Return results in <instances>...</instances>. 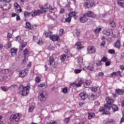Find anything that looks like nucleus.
<instances>
[{"label": "nucleus", "instance_id": "7ed1b4c3", "mask_svg": "<svg viewBox=\"0 0 124 124\" xmlns=\"http://www.w3.org/2000/svg\"><path fill=\"white\" fill-rule=\"evenodd\" d=\"M106 103L104 105L105 108L108 110H111V107H110L113 103H114V100L110 97H107L106 98Z\"/></svg>", "mask_w": 124, "mask_h": 124}, {"label": "nucleus", "instance_id": "9d476101", "mask_svg": "<svg viewBox=\"0 0 124 124\" xmlns=\"http://www.w3.org/2000/svg\"><path fill=\"white\" fill-rule=\"evenodd\" d=\"M87 51L90 54H93V53H95V47L93 46H89L87 47Z\"/></svg>", "mask_w": 124, "mask_h": 124}, {"label": "nucleus", "instance_id": "a19ab883", "mask_svg": "<svg viewBox=\"0 0 124 124\" xmlns=\"http://www.w3.org/2000/svg\"><path fill=\"white\" fill-rule=\"evenodd\" d=\"M34 109V107L33 106H31L30 107L29 109H28L29 112L31 113V112H33V109Z\"/></svg>", "mask_w": 124, "mask_h": 124}, {"label": "nucleus", "instance_id": "a878e982", "mask_svg": "<svg viewBox=\"0 0 124 124\" xmlns=\"http://www.w3.org/2000/svg\"><path fill=\"white\" fill-rule=\"evenodd\" d=\"M66 57H67V55H66L65 54H62L60 56V59L61 60L62 62H64L65 60H66Z\"/></svg>", "mask_w": 124, "mask_h": 124}, {"label": "nucleus", "instance_id": "37998d69", "mask_svg": "<svg viewBox=\"0 0 124 124\" xmlns=\"http://www.w3.org/2000/svg\"><path fill=\"white\" fill-rule=\"evenodd\" d=\"M11 46H12V45L11 44V43H10V42H9L7 45H6V47L7 49H9V48L11 47Z\"/></svg>", "mask_w": 124, "mask_h": 124}, {"label": "nucleus", "instance_id": "e433bc0d", "mask_svg": "<svg viewBox=\"0 0 124 124\" xmlns=\"http://www.w3.org/2000/svg\"><path fill=\"white\" fill-rule=\"evenodd\" d=\"M26 29H29V30L31 29V24L29 22H27L26 23Z\"/></svg>", "mask_w": 124, "mask_h": 124}, {"label": "nucleus", "instance_id": "dca6fc26", "mask_svg": "<svg viewBox=\"0 0 124 124\" xmlns=\"http://www.w3.org/2000/svg\"><path fill=\"white\" fill-rule=\"evenodd\" d=\"M118 6H121V7H124V0H118L117 1Z\"/></svg>", "mask_w": 124, "mask_h": 124}, {"label": "nucleus", "instance_id": "a211bd4d", "mask_svg": "<svg viewBox=\"0 0 124 124\" xmlns=\"http://www.w3.org/2000/svg\"><path fill=\"white\" fill-rule=\"evenodd\" d=\"M92 92H97L99 93V92H100V88L99 87L94 86L92 88Z\"/></svg>", "mask_w": 124, "mask_h": 124}, {"label": "nucleus", "instance_id": "bb28decb", "mask_svg": "<svg viewBox=\"0 0 124 124\" xmlns=\"http://www.w3.org/2000/svg\"><path fill=\"white\" fill-rule=\"evenodd\" d=\"M95 116V114L93 112H90L88 114V119L91 120L92 118H93Z\"/></svg>", "mask_w": 124, "mask_h": 124}, {"label": "nucleus", "instance_id": "f704fd0d", "mask_svg": "<svg viewBox=\"0 0 124 124\" xmlns=\"http://www.w3.org/2000/svg\"><path fill=\"white\" fill-rule=\"evenodd\" d=\"M40 9L43 11L45 13L47 12V10H48V7H45L44 6H42L41 7H40Z\"/></svg>", "mask_w": 124, "mask_h": 124}, {"label": "nucleus", "instance_id": "6e6d98bb", "mask_svg": "<svg viewBox=\"0 0 124 124\" xmlns=\"http://www.w3.org/2000/svg\"><path fill=\"white\" fill-rule=\"evenodd\" d=\"M69 121H70V118H69V117L65 118V119H64V122H65V123H66V124L68 123V122H69Z\"/></svg>", "mask_w": 124, "mask_h": 124}, {"label": "nucleus", "instance_id": "8fccbe9b", "mask_svg": "<svg viewBox=\"0 0 124 124\" xmlns=\"http://www.w3.org/2000/svg\"><path fill=\"white\" fill-rule=\"evenodd\" d=\"M16 116V114H14L12 115L10 118V121H13V120H15V117Z\"/></svg>", "mask_w": 124, "mask_h": 124}, {"label": "nucleus", "instance_id": "aec40b11", "mask_svg": "<svg viewBox=\"0 0 124 124\" xmlns=\"http://www.w3.org/2000/svg\"><path fill=\"white\" fill-rule=\"evenodd\" d=\"M22 117V114L21 113H18L16 115V116L15 117V121L16 122H19L20 121V118Z\"/></svg>", "mask_w": 124, "mask_h": 124}, {"label": "nucleus", "instance_id": "c85d7f7f", "mask_svg": "<svg viewBox=\"0 0 124 124\" xmlns=\"http://www.w3.org/2000/svg\"><path fill=\"white\" fill-rule=\"evenodd\" d=\"M83 79H81L78 83L75 84V86L77 87H81L82 86V84H83Z\"/></svg>", "mask_w": 124, "mask_h": 124}, {"label": "nucleus", "instance_id": "e2e57ef3", "mask_svg": "<svg viewBox=\"0 0 124 124\" xmlns=\"http://www.w3.org/2000/svg\"><path fill=\"white\" fill-rule=\"evenodd\" d=\"M94 104L95 106H98L100 105V103H99L98 101L94 102Z\"/></svg>", "mask_w": 124, "mask_h": 124}, {"label": "nucleus", "instance_id": "a18cd8bd", "mask_svg": "<svg viewBox=\"0 0 124 124\" xmlns=\"http://www.w3.org/2000/svg\"><path fill=\"white\" fill-rule=\"evenodd\" d=\"M44 44V42L42 41V39H39L38 42V44H39V45H43V44Z\"/></svg>", "mask_w": 124, "mask_h": 124}, {"label": "nucleus", "instance_id": "c03bdc74", "mask_svg": "<svg viewBox=\"0 0 124 124\" xmlns=\"http://www.w3.org/2000/svg\"><path fill=\"white\" fill-rule=\"evenodd\" d=\"M78 63H82L83 62V58L82 57H79L78 59Z\"/></svg>", "mask_w": 124, "mask_h": 124}, {"label": "nucleus", "instance_id": "864d4df0", "mask_svg": "<svg viewBox=\"0 0 124 124\" xmlns=\"http://www.w3.org/2000/svg\"><path fill=\"white\" fill-rule=\"evenodd\" d=\"M103 114H105V115H110V112H109V111H107V110L105 109L104 110V112H103Z\"/></svg>", "mask_w": 124, "mask_h": 124}, {"label": "nucleus", "instance_id": "6e6552de", "mask_svg": "<svg viewBox=\"0 0 124 124\" xmlns=\"http://www.w3.org/2000/svg\"><path fill=\"white\" fill-rule=\"evenodd\" d=\"M14 5L16 13L19 14L22 12V9L21 8V7H20V5H19V4H18V3L15 2Z\"/></svg>", "mask_w": 124, "mask_h": 124}, {"label": "nucleus", "instance_id": "7c9ffc66", "mask_svg": "<svg viewBox=\"0 0 124 124\" xmlns=\"http://www.w3.org/2000/svg\"><path fill=\"white\" fill-rule=\"evenodd\" d=\"M0 72H1V73H3L4 74H7V73H9V70L7 69H2L0 70Z\"/></svg>", "mask_w": 124, "mask_h": 124}, {"label": "nucleus", "instance_id": "0eeeda50", "mask_svg": "<svg viewBox=\"0 0 124 124\" xmlns=\"http://www.w3.org/2000/svg\"><path fill=\"white\" fill-rule=\"evenodd\" d=\"M0 6L1 7L2 10L7 11V10H9V9H10L11 5L10 3H9V2H8L4 4L3 6H1V5H0Z\"/></svg>", "mask_w": 124, "mask_h": 124}, {"label": "nucleus", "instance_id": "4be33fe9", "mask_svg": "<svg viewBox=\"0 0 124 124\" xmlns=\"http://www.w3.org/2000/svg\"><path fill=\"white\" fill-rule=\"evenodd\" d=\"M88 98L89 100H94V99H95V95L91 93L89 95Z\"/></svg>", "mask_w": 124, "mask_h": 124}, {"label": "nucleus", "instance_id": "5701e85b", "mask_svg": "<svg viewBox=\"0 0 124 124\" xmlns=\"http://www.w3.org/2000/svg\"><path fill=\"white\" fill-rule=\"evenodd\" d=\"M76 46H77V49H78V50H80L83 48V45L81 44L80 42H78L76 44Z\"/></svg>", "mask_w": 124, "mask_h": 124}, {"label": "nucleus", "instance_id": "39448f33", "mask_svg": "<svg viewBox=\"0 0 124 124\" xmlns=\"http://www.w3.org/2000/svg\"><path fill=\"white\" fill-rule=\"evenodd\" d=\"M94 5V1L93 0H87L84 3V6L86 8H91Z\"/></svg>", "mask_w": 124, "mask_h": 124}, {"label": "nucleus", "instance_id": "2eb2a0df", "mask_svg": "<svg viewBox=\"0 0 124 124\" xmlns=\"http://www.w3.org/2000/svg\"><path fill=\"white\" fill-rule=\"evenodd\" d=\"M84 15L86 17H87V18H89V17H94V14L91 11L85 13Z\"/></svg>", "mask_w": 124, "mask_h": 124}, {"label": "nucleus", "instance_id": "4468645a", "mask_svg": "<svg viewBox=\"0 0 124 124\" xmlns=\"http://www.w3.org/2000/svg\"><path fill=\"white\" fill-rule=\"evenodd\" d=\"M10 52H11L12 56L13 57L14 55H16V54H17V52H18V49L15 47L12 48L10 50Z\"/></svg>", "mask_w": 124, "mask_h": 124}, {"label": "nucleus", "instance_id": "4c0bfd02", "mask_svg": "<svg viewBox=\"0 0 124 124\" xmlns=\"http://www.w3.org/2000/svg\"><path fill=\"white\" fill-rule=\"evenodd\" d=\"M102 29L101 28H96L94 30V31L95 33H98L99 32H100L101 31V30Z\"/></svg>", "mask_w": 124, "mask_h": 124}, {"label": "nucleus", "instance_id": "412c9836", "mask_svg": "<svg viewBox=\"0 0 124 124\" xmlns=\"http://www.w3.org/2000/svg\"><path fill=\"white\" fill-rule=\"evenodd\" d=\"M103 34H106V35H110L111 34V31L110 29L104 30L103 31Z\"/></svg>", "mask_w": 124, "mask_h": 124}, {"label": "nucleus", "instance_id": "72a5a7b5", "mask_svg": "<svg viewBox=\"0 0 124 124\" xmlns=\"http://www.w3.org/2000/svg\"><path fill=\"white\" fill-rule=\"evenodd\" d=\"M23 54L25 56V58H26V57H27V55L28 54H29V50L28 48H25V50L23 51Z\"/></svg>", "mask_w": 124, "mask_h": 124}, {"label": "nucleus", "instance_id": "603ef678", "mask_svg": "<svg viewBox=\"0 0 124 124\" xmlns=\"http://www.w3.org/2000/svg\"><path fill=\"white\" fill-rule=\"evenodd\" d=\"M101 62H107V58L105 57V56L103 57L102 58Z\"/></svg>", "mask_w": 124, "mask_h": 124}, {"label": "nucleus", "instance_id": "49530a36", "mask_svg": "<svg viewBox=\"0 0 124 124\" xmlns=\"http://www.w3.org/2000/svg\"><path fill=\"white\" fill-rule=\"evenodd\" d=\"M108 52L109 54H114L115 53V50H114V49H109L108 50Z\"/></svg>", "mask_w": 124, "mask_h": 124}, {"label": "nucleus", "instance_id": "338daca9", "mask_svg": "<svg viewBox=\"0 0 124 124\" xmlns=\"http://www.w3.org/2000/svg\"><path fill=\"white\" fill-rule=\"evenodd\" d=\"M26 62H27V60H26V58H25V59L22 61V64L25 65L26 64Z\"/></svg>", "mask_w": 124, "mask_h": 124}, {"label": "nucleus", "instance_id": "473e14b6", "mask_svg": "<svg viewBox=\"0 0 124 124\" xmlns=\"http://www.w3.org/2000/svg\"><path fill=\"white\" fill-rule=\"evenodd\" d=\"M7 78H8V77L7 76H0V80L1 81H4L5 80H7Z\"/></svg>", "mask_w": 124, "mask_h": 124}, {"label": "nucleus", "instance_id": "58836bf2", "mask_svg": "<svg viewBox=\"0 0 124 124\" xmlns=\"http://www.w3.org/2000/svg\"><path fill=\"white\" fill-rule=\"evenodd\" d=\"M109 25L110 27H112V28H115L116 27V22L115 21H113L111 22H110Z\"/></svg>", "mask_w": 124, "mask_h": 124}, {"label": "nucleus", "instance_id": "5fc2aeb1", "mask_svg": "<svg viewBox=\"0 0 124 124\" xmlns=\"http://www.w3.org/2000/svg\"><path fill=\"white\" fill-rule=\"evenodd\" d=\"M62 92V93H67V88L66 87H65L63 89Z\"/></svg>", "mask_w": 124, "mask_h": 124}, {"label": "nucleus", "instance_id": "774afa93", "mask_svg": "<svg viewBox=\"0 0 124 124\" xmlns=\"http://www.w3.org/2000/svg\"><path fill=\"white\" fill-rule=\"evenodd\" d=\"M78 124H85V121L84 120H81L80 122L78 123Z\"/></svg>", "mask_w": 124, "mask_h": 124}, {"label": "nucleus", "instance_id": "13d9d810", "mask_svg": "<svg viewBox=\"0 0 124 124\" xmlns=\"http://www.w3.org/2000/svg\"><path fill=\"white\" fill-rule=\"evenodd\" d=\"M82 71L80 69H75V73L76 74L80 73Z\"/></svg>", "mask_w": 124, "mask_h": 124}, {"label": "nucleus", "instance_id": "6ab92c4d", "mask_svg": "<svg viewBox=\"0 0 124 124\" xmlns=\"http://www.w3.org/2000/svg\"><path fill=\"white\" fill-rule=\"evenodd\" d=\"M115 91L117 94H119L120 95H123L124 93V90H121L120 89H116Z\"/></svg>", "mask_w": 124, "mask_h": 124}, {"label": "nucleus", "instance_id": "20e7f679", "mask_svg": "<svg viewBox=\"0 0 124 124\" xmlns=\"http://www.w3.org/2000/svg\"><path fill=\"white\" fill-rule=\"evenodd\" d=\"M47 91L45 90H42L39 93L38 99L40 101H45L46 100V97H47Z\"/></svg>", "mask_w": 124, "mask_h": 124}, {"label": "nucleus", "instance_id": "ddd939ff", "mask_svg": "<svg viewBox=\"0 0 124 124\" xmlns=\"http://www.w3.org/2000/svg\"><path fill=\"white\" fill-rule=\"evenodd\" d=\"M79 96L81 98V99H82V100H85V99H87V98L88 97V95L85 92L81 93H79Z\"/></svg>", "mask_w": 124, "mask_h": 124}, {"label": "nucleus", "instance_id": "c9c22d12", "mask_svg": "<svg viewBox=\"0 0 124 124\" xmlns=\"http://www.w3.org/2000/svg\"><path fill=\"white\" fill-rule=\"evenodd\" d=\"M48 10H49V11L52 12V13H54V12H55V9H54V8H52V6H49V8H48Z\"/></svg>", "mask_w": 124, "mask_h": 124}, {"label": "nucleus", "instance_id": "9b49d317", "mask_svg": "<svg viewBox=\"0 0 124 124\" xmlns=\"http://www.w3.org/2000/svg\"><path fill=\"white\" fill-rule=\"evenodd\" d=\"M89 20V17H87L85 14H83V16L80 17V23H86Z\"/></svg>", "mask_w": 124, "mask_h": 124}, {"label": "nucleus", "instance_id": "69168bd1", "mask_svg": "<svg viewBox=\"0 0 124 124\" xmlns=\"http://www.w3.org/2000/svg\"><path fill=\"white\" fill-rule=\"evenodd\" d=\"M115 74L116 76H120L121 75V72L120 71H118L117 72H115Z\"/></svg>", "mask_w": 124, "mask_h": 124}, {"label": "nucleus", "instance_id": "0e129e2a", "mask_svg": "<svg viewBox=\"0 0 124 124\" xmlns=\"http://www.w3.org/2000/svg\"><path fill=\"white\" fill-rule=\"evenodd\" d=\"M102 61H98L96 62V65H101V64H102V63H101Z\"/></svg>", "mask_w": 124, "mask_h": 124}, {"label": "nucleus", "instance_id": "79ce46f5", "mask_svg": "<svg viewBox=\"0 0 124 124\" xmlns=\"http://www.w3.org/2000/svg\"><path fill=\"white\" fill-rule=\"evenodd\" d=\"M71 21V17L70 16H69L67 18H66L65 19V22H66V23H70V22Z\"/></svg>", "mask_w": 124, "mask_h": 124}, {"label": "nucleus", "instance_id": "f8f14e48", "mask_svg": "<svg viewBox=\"0 0 124 124\" xmlns=\"http://www.w3.org/2000/svg\"><path fill=\"white\" fill-rule=\"evenodd\" d=\"M27 75H28V71L22 70L19 73V77L20 78H24V77H25V76H27Z\"/></svg>", "mask_w": 124, "mask_h": 124}, {"label": "nucleus", "instance_id": "cd10ccee", "mask_svg": "<svg viewBox=\"0 0 124 124\" xmlns=\"http://www.w3.org/2000/svg\"><path fill=\"white\" fill-rule=\"evenodd\" d=\"M69 49H66L64 50V53L66 54L67 58H70V53Z\"/></svg>", "mask_w": 124, "mask_h": 124}, {"label": "nucleus", "instance_id": "09e8293b", "mask_svg": "<svg viewBox=\"0 0 124 124\" xmlns=\"http://www.w3.org/2000/svg\"><path fill=\"white\" fill-rule=\"evenodd\" d=\"M87 69L88 70H90V71H93V67L91 66H88L87 67Z\"/></svg>", "mask_w": 124, "mask_h": 124}, {"label": "nucleus", "instance_id": "423d86ee", "mask_svg": "<svg viewBox=\"0 0 124 124\" xmlns=\"http://www.w3.org/2000/svg\"><path fill=\"white\" fill-rule=\"evenodd\" d=\"M49 62V65L50 66H52V67H54L56 68V67L58 66V63L55 62V59L54 58V56H53V55L50 57Z\"/></svg>", "mask_w": 124, "mask_h": 124}, {"label": "nucleus", "instance_id": "3c124183", "mask_svg": "<svg viewBox=\"0 0 124 124\" xmlns=\"http://www.w3.org/2000/svg\"><path fill=\"white\" fill-rule=\"evenodd\" d=\"M85 104V102H80L79 103L78 105L80 107H84V105Z\"/></svg>", "mask_w": 124, "mask_h": 124}, {"label": "nucleus", "instance_id": "f3484780", "mask_svg": "<svg viewBox=\"0 0 124 124\" xmlns=\"http://www.w3.org/2000/svg\"><path fill=\"white\" fill-rule=\"evenodd\" d=\"M111 109H112V111L113 112H116V111H118L119 108H118V105L113 104L111 106H110Z\"/></svg>", "mask_w": 124, "mask_h": 124}, {"label": "nucleus", "instance_id": "f03ea898", "mask_svg": "<svg viewBox=\"0 0 124 124\" xmlns=\"http://www.w3.org/2000/svg\"><path fill=\"white\" fill-rule=\"evenodd\" d=\"M30 89H31V87L29 85L23 87V85H20L18 88L19 91H20V93H21L23 96H26V95L30 93Z\"/></svg>", "mask_w": 124, "mask_h": 124}, {"label": "nucleus", "instance_id": "680f3d73", "mask_svg": "<svg viewBox=\"0 0 124 124\" xmlns=\"http://www.w3.org/2000/svg\"><path fill=\"white\" fill-rule=\"evenodd\" d=\"M16 40L17 41L18 40V41H20L21 40V36L18 35L17 37H16Z\"/></svg>", "mask_w": 124, "mask_h": 124}, {"label": "nucleus", "instance_id": "ea45409f", "mask_svg": "<svg viewBox=\"0 0 124 124\" xmlns=\"http://www.w3.org/2000/svg\"><path fill=\"white\" fill-rule=\"evenodd\" d=\"M40 81H41V78H40V77L37 76L35 78V81L36 83H39Z\"/></svg>", "mask_w": 124, "mask_h": 124}, {"label": "nucleus", "instance_id": "2f4dec72", "mask_svg": "<svg viewBox=\"0 0 124 124\" xmlns=\"http://www.w3.org/2000/svg\"><path fill=\"white\" fill-rule=\"evenodd\" d=\"M51 34H52V32L51 31L45 32V33H44V36H45V37H48V36H49V37H50Z\"/></svg>", "mask_w": 124, "mask_h": 124}, {"label": "nucleus", "instance_id": "052dcab7", "mask_svg": "<svg viewBox=\"0 0 124 124\" xmlns=\"http://www.w3.org/2000/svg\"><path fill=\"white\" fill-rule=\"evenodd\" d=\"M36 29V26L35 25H31L30 27V30H34Z\"/></svg>", "mask_w": 124, "mask_h": 124}, {"label": "nucleus", "instance_id": "4d7b16f0", "mask_svg": "<svg viewBox=\"0 0 124 124\" xmlns=\"http://www.w3.org/2000/svg\"><path fill=\"white\" fill-rule=\"evenodd\" d=\"M43 87H45V83H41L38 85L39 88H43Z\"/></svg>", "mask_w": 124, "mask_h": 124}, {"label": "nucleus", "instance_id": "393cba45", "mask_svg": "<svg viewBox=\"0 0 124 124\" xmlns=\"http://www.w3.org/2000/svg\"><path fill=\"white\" fill-rule=\"evenodd\" d=\"M68 17H70L71 18H72V17H76V13L75 12L69 13V14H68Z\"/></svg>", "mask_w": 124, "mask_h": 124}, {"label": "nucleus", "instance_id": "1a4fd4ad", "mask_svg": "<svg viewBox=\"0 0 124 124\" xmlns=\"http://www.w3.org/2000/svg\"><path fill=\"white\" fill-rule=\"evenodd\" d=\"M49 38L54 42L60 41V37L57 35H53V32L51 33L50 36H49Z\"/></svg>", "mask_w": 124, "mask_h": 124}, {"label": "nucleus", "instance_id": "bf43d9fd", "mask_svg": "<svg viewBox=\"0 0 124 124\" xmlns=\"http://www.w3.org/2000/svg\"><path fill=\"white\" fill-rule=\"evenodd\" d=\"M109 123L110 124H115V120L114 119H110L109 121Z\"/></svg>", "mask_w": 124, "mask_h": 124}, {"label": "nucleus", "instance_id": "c756f323", "mask_svg": "<svg viewBox=\"0 0 124 124\" xmlns=\"http://www.w3.org/2000/svg\"><path fill=\"white\" fill-rule=\"evenodd\" d=\"M91 85V81L89 80H87L84 83V86L86 88H89L90 87V85Z\"/></svg>", "mask_w": 124, "mask_h": 124}, {"label": "nucleus", "instance_id": "de8ad7c7", "mask_svg": "<svg viewBox=\"0 0 124 124\" xmlns=\"http://www.w3.org/2000/svg\"><path fill=\"white\" fill-rule=\"evenodd\" d=\"M2 91H3V92H7V91H8V88L5 87H2L1 88Z\"/></svg>", "mask_w": 124, "mask_h": 124}, {"label": "nucleus", "instance_id": "f257e3e1", "mask_svg": "<svg viewBox=\"0 0 124 124\" xmlns=\"http://www.w3.org/2000/svg\"><path fill=\"white\" fill-rule=\"evenodd\" d=\"M40 14H42V12H41L40 10H38L37 11L34 10V11H25L24 12V17L26 18H30L31 16V17H35V16L40 15Z\"/></svg>", "mask_w": 124, "mask_h": 124}, {"label": "nucleus", "instance_id": "b1692460", "mask_svg": "<svg viewBox=\"0 0 124 124\" xmlns=\"http://www.w3.org/2000/svg\"><path fill=\"white\" fill-rule=\"evenodd\" d=\"M115 47L116 48H118V49L121 47V41L119 40H118L115 44Z\"/></svg>", "mask_w": 124, "mask_h": 124}]
</instances>
